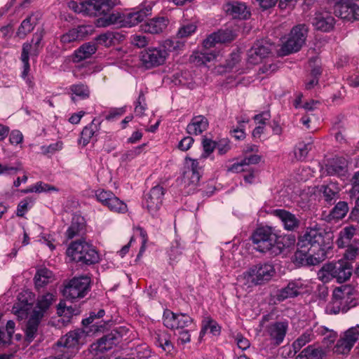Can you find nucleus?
Masks as SVG:
<instances>
[{
    "mask_svg": "<svg viewBox=\"0 0 359 359\" xmlns=\"http://www.w3.org/2000/svg\"><path fill=\"white\" fill-rule=\"evenodd\" d=\"M225 10L233 18L247 19L250 15L246 5L239 1L226 4Z\"/></svg>",
    "mask_w": 359,
    "mask_h": 359,
    "instance_id": "obj_25",
    "label": "nucleus"
},
{
    "mask_svg": "<svg viewBox=\"0 0 359 359\" xmlns=\"http://www.w3.org/2000/svg\"><path fill=\"white\" fill-rule=\"evenodd\" d=\"M309 28L305 24H299L294 26L289 34L288 39L283 43L280 53L283 55H287L299 51L305 43Z\"/></svg>",
    "mask_w": 359,
    "mask_h": 359,
    "instance_id": "obj_7",
    "label": "nucleus"
},
{
    "mask_svg": "<svg viewBox=\"0 0 359 359\" xmlns=\"http://www.w3.org/2000/svg\"><path fill=\"white\" fill-rule=\"evenodd\" d=\"M41 17L40 13H36L26 18L18 27L17 35L20 38H24L34 29Z\"/></svg>",
    "mask_w": 359,
    "mask_h": 359,
    "instance_id": "obj_28",
    "label": "nucleus"
},
{
    "mask_svg": "<svg viewBox=\"0 0 359 359\" xmlns=\"http://www.w3.org/2000/svg\"><path fill=\"white\" fill-rule=\"evenodd\" d=\"M203 153L201 156V158H206L216 148L217 143L211 139L204 137L202 141Z\"/></svg>",
    "mask_w": 359,
    "mask_h": 359,
    "instance_id": "obj_54",
    "label": "nucleus"
},
{
    "mask_svg": "<svg viewBox=\"0 0 359 359\" xmlns=\"http://www.w3.org/2000/svg\"><path fill=\"white\" fill-rule=\"evenodd\" d=\"M123 13H111L107 16L100 18L97 20V26L99 27H107L111 25H116L120 27H123Z\"/></svg>",
    "mask_w": 359,
    "mask_h": 359,
    "instance_id": "obj_36",
    "label": "nucleus"
},
{
    "mask_svg": "<svg viewBox=\"0 0 359 359\" xmlns=\"http://www.w3.org/2000/svg\"><path fill=\"white\" fill-rule=\"evenodd\" d=\"M110 210L124 213L127 211L126 204L116 197L114 194L112 195L111 198L106 205Z\"/></svg>",
    "mask_w": 359,
    "mask_h": 359,
    "instance_id": "obj_43",
    "label": "nucleus"
},
{
    "mask_svg": "<svg viewBox=\"0 0 359 359\" xmlns=\"http://www.w3.org/2000/svg\"><path fill=\"white\" fill-rule=\"evenodd\" d=\"M168 56L165 47L149 48L141 51L140 55L141 64L146 69L163 65Z\"/></svg>",
    "mask_w": 359,
    "mask_h": 359,
    "instance_id": "obj_10",
    "label": "nucleus"
},
{
    "mask_svg": "<svg viewBox=\"0 0 359 359\" xmlns=\"http://www.w3.org/2000/svg\"><path fill=\"white\" fill-rule=\"evenodd\" d=\"M170 261L172 264L179 262L182 257V247L177 242L173 243L168 251Z\"/></svg>",
    "mask_w": 359,
    "mask_h": 359,
    "instance_id": "obj_46",
    "label": "nucleus"
},
{
    "mask_svg": "<svg viewBox=\"0 0 359 359\" xmlns=\"http://www.w3.org/2000/svg\"><path fill=\"white\" fill-rule=\"evenodd\" d=\"M347 249L346 250L344 258V261H353L356 257L359 255V249L357 247L351 245L346 246Z\"/></svg>",
    "mask_w": 359,
    "mask_h": 359,
    "instance_id": "obj_63",
    "label": "nucleus"
},
{
    "mask_svg": "<svg viewBox=\"0 0 359 359\" xmlns=\"http://www.w3.org/2000/svg\"><path fill=\"white\" fill-rule=\"evenodd\" d=\"M271 45L264 41H257L248 51L247 62L251 65H257L271 53Z\"/></svg>",
    "mask_w": 359,
    "mask_h": 359,
    "instance_id": "obj_14",
    "label": "nucleus"
},
{
    "mask_svg": "<svg viewBox=\"0 0 359 359\" xmlns=\"http://www.w3.org/2000/svg\"><path fill=\"white\" fill-rule=\"evenodd\" d=\"M102 121L95 118L90 124L85 126L81 133V137L79 140V144L83 147L86 146L93 136H96L100 130Z\"/></svg>",
    "mask_w": 359,
    "mask_h": 359,
    "instance_id": "obj_24",
    "label": "nucleus"
},
{
    "mask_svg": "<svg viewBox=\"0 0 359 359\" xmlns=\"http://www.w3.org/2000/svg\"><path fill=\"white\" fill-rule=\"evenodd\" d=\"M53 278V273L46 268L41 269L37 271L34 276V282L36 287L40 288L45 286Z\"/></svg>",
    "mask_w": 359,
    "mask_h": 359,
    "instance_id": "obj_38",
    "label": "nucleus"
},
{
    "mask_svg": "<svg viewBox=\"0 0 359 359\" xmlns=\"http://www.w3.org/2000/svg\"><path fill=\"white\" fill-rule=\"evenodd\" d=\"M124 36L119 34L118 32H107L105 33L98 35L95 40L98 44L104 46L106 47H110L115 45L117 42L123 40Z\"/></svg>",
    "mask_w": 359,
    "mask_h": 359,
    "instance_id": "obj_30",
    "label": "nucleus"
},
{
    "mask_svg": "<svg viewBox=\"0 0 359 359\" xmlns=\"http://www.w3.org/2000/svg\"><path fill=\"white\" fill-rule=\"evenodd\" d=\"M154 5V3L152 1H146L139 6L137 11L126 14L123 13L121 25L123 27H131L142 22L146 17L151 15Z\"/></svg>",
    "mask_w": 359,
    "mask_h": 359,
    "instance_id": "obj_11",
    "label": "nucleus"
},
{
    "mask_svg": "<svg viewBox=\"0 0 359 359\" xmlns=\"http://www.w3.org/2000/svg\"><path fill=\"white\" fill-rule=\"evenodd\" d=\"M332 272L333 279L338 283H343L350 279L353 273L351 263L340 259L336 262H332Z\"/></svg>",
    "mask_w": 359,
    "mask_h": 359,
    "instance_id": "obj_15",
    "label": "nucleus"
},
{
    "mask_svg": "<svg viewBox=\"0 0 359 359\" xmlns=\"http://www.w3.org/2000/svg\"><path fill=\"white\" fill-rule=\"evenodd\" d=\"M240 53L238 52H233L231 54H230L229 57L226 60L225 66L227 69L231 70L232 69L236 67V65L240 62Z\"/></svg>",
    "mask_w": 359,
    "mask_h": 359,
    "instance_id": "obj_62",
    "label": "nucleus"
},
{
    "mask_svg": "<svg viewBox=\"0 0 359 359\" xmlns=\"http://www.w3.org/2000/svg\"><path fill=\"white\" fill-rule=\"evenodd\" d=\"M202 325L203 326L200 332V337L203 336L208 330H210V333L215 336L219 335L220 334L221 327L210 316L204 318L202 321Z\"/></svg>",
    "mask_w": 359,
    "mask_h": 359,
    "instance_id": "obj_37",
    "label": "nucleus"
},
{
    "mask_svg": "<svg viewBox=\"0 0 359 359\" xmlns=\"http://www.w3.org/2000/svg\"><path fill=\"white\" fill-rule=\"evenodd\" d=\"M276 274L273 264L259 263L250 266L240 276L239 280L243 281L248 287L261 285L269 282Z\"/></svg>",
    "mask_w": 359,
    "mask_h": 359,
    "instance_id": "obj_5",
    "label": "nucleus"
},
{
    "mask_svg": "<svg viewBox=\"0 0 359 359\" xmlns=\"http://www.w3.org/2000/svg\"><path fill=\"white\" fill-rule=\"evenodd\" d=\"M262 156L257 154H252L245 157L240 163H233L229 169V171L233 172H241L247 170L244 167L251 165L257 164L260 162Z\"/></svg>",
    "mask_w": 359,
    "mask_h": 359,
    "instance_id": "obj_35",
    "label": "nucleus"
},
{
    "mask_svg": "<svg viewBox=\"0 0 359 359\" xmlns=\"http://www.w3.org/2000/svg\"><path fill=\"white\" fill-rule=\"evenodd\" d=\"M328 4L338 18L348 20H359V0H329Z\"/></svg>",
    "mask_w": 359,
    "mask_h": 359,
    "instance_id": "obj_8",
    "label": "nucleus"
},
{
    "mask_svg": "<svg viewBox=\"0 0 359 359\" xmlns=\"http://www.w3.org/2000/svg\"><path fill=\"white\" fill-rule=\"evenodd\" d=\"M272 215L281 221L283 228L287 231H295L300 225L299 219L295 215L286 210H273Z\"/></svg>",
    "mask_w": 359,
    "mask_h": 359,
    "instance_id": "obj_20",
    "label": "nucleus"
},
{
    "mask_svg": "<svg viewBox=\"0 0 359 359\" xmlns=\"http://www.w3.org/2000/svg\"><path fill=\"white\" fill-rule=\"evenodd\" d=\"M208 121L203 115L194 116L187 126V132L189 135H198L203 133L208 128Z\"/></svg>",
    "mask_w": 359,
    "mask_h": 359,
    "instance_id": "obj_26",
    "label": "nucleus"
},
{
    "mask_svg": "<svg viewBox=\"0 0 359 359\" xmlns=\"http://www.w3.org/2000/svg\"><path fill=\"white\" fill-rule=\"evenodd\" d=\"M196 25L194 23H187L182 25L179 29L177 36L178 38H184L189 36L191 34L195 32Z\"/></svg>",
    "mask_w": 359,
    "mask_h": 359,
    "instance_id": "obj_56",
    "label": "nucleus"
},
{
    "mask_svg": "<svg viewBox=\"0 0 359 359\" xmlns=\"http://www.w3.org/2000/svg\"><path fill=\"white\" fill-rule=\"evenodd\" d=\"M70 90L73 95L79 97L81 99H86L90 95L88 87L83 83L72 85Z\"/></svg>",
    "mask_w": 359,
    "mask_h": 359,
    "instance_id": "obj_50",
    "label": "nucleus"
},
{
    "mask_svg": "<svg viewBox=\"0 0 359 359\" xmlns=\"http://www.w3.org/2000/svg\"><path fill=\"white\" fill-rule=\"evenodd\" d=\"M57 313L61 316H64L67 318H70L77 313L76 310L72 308V306H67L65 302L61 301L57 306Z\"/></svg>",
    "mask_w": 359,
    "mask_h": 359,
    "instance_id": "obj_53",
    "label": "nucleus"
},
{
    "mask_svg": "<svg viewBox=\"0 0 359 359\" xmlns=\"http://www.w3.org/2000/svg\"><path fill=\"white\" fill-rule=\"evenodd\" d=\"M320 191L323 192L325 201L328 203L334 202L339 198V189L332 183L327 185H322Z\"/></svg>",
    "mask_w": 359,
    "mask_h": 359,
    "instance_id": "obj_39",
    "label": "nucleus"
},
{
    "mask_svg": "<svg viewBox=\"0 0 359 359\" xmlns=\"http://www.w3.org/2000/svg\"><path fill=\"white\" fill-rule=\"evenodd\" d=\"M90 278L86 276L74 277L63 290V295L68 299L83 298L90 290Z\"/></svg>",
    "mask_w": 359,
    "mask_h": 359,
    "instance_id": "obj_9",
    "label": "nucleus"
},
{
    "mask_svg": "<svg viewBox=\"0 0 359 359\" xmlns=\"http://www.w3.org/2000/svg\"><path fill=\"white\" fill-rule=\"evenodd\" d=\"M193 319L184 313H178L177 316L175 330H180L190 327L192 325Z\"/></svg>",
    "mask_w": 359,
    "mask_h": 359,
    "instance_id": "obj_49",
    "label": "nucleus"
},
{
    "mask_svg": "<svg viewBox=\"0 0 359 359\" xmlns=\"http://www.w3.org/2000/svg\"><path fill=\"white\" fill-rule=\"evenodd\" d=\"M24 327L25 339L28 343L32 342L40 333V325L41 320V314L36 312H31Z\"/></svg>",
    "mask_w": 359,
    "mask_h": 359,
    "instance_id": "obj_17",
    "label": "nucleus"
},
{
    "mask_svg": "<svg viewBox=\"0 0 359 359\" xmlns=\"http://www.w3.org/2000/svg\"><path fill=\"white\" fill-rule=\"evenodd\" d=\"M200 177L199 172L187 170L184 172L183 181L186 186H191L194 189L198 184Z\"/></svg>",
    "mask_w": 359,
    "mask_h": 359,
    "instance_id": "obj_47",
    "label": "nucleus"
},
{
    "mask_svg": "<svg viewBox=\"0 0 359 359\" xmlns=\"http://www.w3.org/2000/svg\"><path fill=\"white\" fill-rule=\"evenodd\" d=\"M56 300L55 296L51 293H46L39 296L35 308L32 312H36L44 317L45 313L50 308V305Z\"/></svg>",
    "mask_w": 359,
    "mask_h": 359,
    "instance_id": "obj_29",
    "label": "nucleus"
},
{
    "mask_svg": "<svg viewBox=\"0 0 359 359\" xmlns=\"http://www.w3.org/2000/svg\"><path fill=\"white\" fill-rule=\"evenodd\" d=\"M78 39H82L85 36L91 34L93 31V27L91 25H80L74 28Z\"/></svg>",
    "mask_w": 359,
    "mask_h": 359,
    "instance_id": "obj_61",
    "label": "nucleus"
},
{
    "mask_svg": "<svg viewBox=\"0 0 359 359\" xmlns=\"http://www.w3.org/2000/svg\"><path fill=\"white\" fill-rule=\"evenodd\" d=\"M346 165L345 162L341 160L339 161V163L334 161L330 165H327V172L329 175H339L345 171Z\"/></svg>",
    "mask_w": 359,
    "mask_h": 359,
    "instance_id": "obj_55",
    "label": "nucleus"
},
{
    "mask_svg": "<svg viewBox=\"0 0 359 359\" xmlns=\"http://www.w3.org/2000/svg\"><path fill=\"white\" fill-rule=\"evenodd\" d=\"M316 29L322 32H329L334 28V18L328 13H316L312 21Z\"/></svg>",
    "mask_w": 359,
    "mask_h": 359,
    "instance_id": "obj_23",
    "label": "nucleus"
},
{
    "mask_svg": "<svg viewBox=\"0 0 359 359\" xmlns=\"http://www.w3.org/2000/svg\"><path fill=\"white\" fill-rule=\"evenodd\" d=\"M96 50L97 46L94 43H85L75 50L74 61L79 62L89 58Z\"/></svg>",
    "mask_w": 359,
    "mask_h": 359,
    "instance_id": "obj_31",
    "label": "nucleus"
},
{
    "mask_svg": "<svg viewBox=\"0 0 359 359\" xmlns=\"http://www.w3.org/2000/svg\"><path fill=\"white\" fill-rule=\"evenodd\" d=\"M85 229L84 218L79 215H74L72 217L70 226L67 230L66 235L68 239L79 235Z\"/></svg>",
    "mask_w": 359,
    "mask_h": 359,
    "instance_id": "obj_32",
    "label": "nucleus"
},
{
    "mask_svg": "<svg viewBox=\"0 0 359 359\" xmlns=\"http://www.w3.org/2000/svg\"><path fill=\"white\" fill-rule=\"evenodd\" d=\"M214 34L218 43H221L231 42L236 38L235 33L229 29H219Z\"/></svg>",
    "mask_w": 359,
    "mask_h": 359,
    "instance_id": "obj_48",
    "label": "nucleus"
},
{
    "mask_svg": "<svg viewBox=\"0 0 359 359\" xmlns=\"http://www.w3.org/2000/svg\"><path fill=\"white\" fill-rule=\"evenodd\" d=\"M116 4V0H85L79 2L70 0L67 3L70 10L85 16L105 15Z\"/></svg>",
    "mask_w": 359,
    "mask_h": 359,
    "instance_id": "obj_4",
    "label": "nucleus"
},
{
    "mask_svg": "<svg viewBox=\"0 0 359 359\" xmlns=\"http://www.w3.org/2000/svg\"><path fill=\"white\" fill-rule=\"evenodd\" d=\"M313 332L311 330H306L300 335L293 343L292 347L295 353L299 351L304 346L312 340Z\"/></svg>",
    "mask_w": 359,
    "mask_h": 359,
    "instance_id": "obj_45",
    "label": "nucleus"
},
{
    "mask_svg": "<svg viewBox=\"0 0 359 359\" xmlns=\"http://www.w3.org/2000/svg\"><path fill=\"white\" fill-rule=\"evenodd\" d=\"M85 332L81 330L70 331L61 337L56 343L57 346L65 348H75L84 343L86 339Z\"/></svg>",
    "mask_w": 359,
    "mask_h": 359,
    "instance_id": "obj_19",
    "label": "nucleus"
},
{
    "mask_svg": "<svg viewBox=\"0 0 359 359\" xmlns=\"http://www.w3.org/2000/svg\"><path fill=\"white\" fill-rule=\"evenodd\" d=\"M311 149L312 144L310 142L307 144L303 142L299 143L294 151V155L297 159L299 161L304 160Z\"/></svg>",
    "mask_w": 359,
    "mask_h": 359,
    "instance_id": "obj_52",
    "label": "nucleus"
},
{
    "mask_svg": "<svg viewBox=\"0 0 359 359\" xmlns=\"http://www.w3.org/2000/svg\"><path fill=\"white\" fill-rule=\"evenodd\" d=\"M288 329L287 321L274 322L266 327V332L274 346H279L284 340Z\"/></svg>",
    "mask_w": 359,
    "mask_h": 359,
    "instance_id": "obj_18",
    "label": "nucleus"
},
{
    "mask_svg": "<svg viewBox=\"0 0 359 359\" xmlns=\"http://www.w3.org/2000/svg\"><path fill=\"white\" fill-rule=\"evenodd\" d=\"M67 255L82 265H91L99 261V255L95 248L83 240L72 242L67 250Z\"/></svg>",
    "mask_w": 359,
    "mask_h": 359,
    "instance_id": "obj_6",
    "label": "nucleus"
},
{
    "mask_svg": "<svg viewBox=\"0 0 359 359\" xmlns=\"http://www.w3.org/2000/svg\"><path fill=\"white\" fill-rule=\"evenodd\" d=\"M34 295L32 292L25 291L19 294L18 302L13 306L12 311L18 319L27 318L32 308Z\"/></svg>",
    "mask_w": 359,
    "mask_h": 359,
    "instance_id": "obj_13",
    "label": "nucleus"
},
{
    "mask_svg": "<svg viewBox=\"0 0 359 359\" xmlns=\"http://www.w3.org/2000/svg\"><path fill=\"white\" fill-rule=\"evenodd\" d=\"M117 337L113 333L101 337L96 343L90 346V351L92 354L97 355L99 353H104L112 348L117 341Z\"/></svg>",
    "mask_w": 359,
    "mask_h": 359,
    "instance_id": "obj_21",
    "label": "nucleus"
},
{
    "mask_svg": "<svg viewBox=\"0 0 359 359\" xmlns=\"http://www.w3.org/2000/svg\"><path fill=\"white\" fill-rule=\"evenodd\" d=\"M331 237L324 230L308 229L299 237L293 262L302 266H315L324 261L331 248Z\"/></svg>",
    "mask_w": 359,
    "mask_h": 359,
    "instance_id": "obj_1",
    "label": "nucleus"
},
{
    "mask_svg": "<svg viewBox=\"0 0 359 359\" xmlns=\"http://www.w3.org/2000/svg\"><path fill=\"white\" fill-rule=\"evenodd\" d=\"M332 271V262L324 264L317 273L318 279L323 283L330 282L333 280Z\"/></svg>",
    "mask_w": 359,
    "mask_h": 359,
    "instance_id": "obj_41",
    "label": "nucleus"
},
{
    "mask_svg": "<svg viewBox=\"0 0 359 359\" xmlns=\"http://www.w3.org/2000/svg\"><path fill=\"white\" fill-rule=\"evenodd\" d=\"M348 211V203L344 201H339L331 210L330 215L336 219H340L345 217Z\"/></svg>",
    "mask_w": 359,
    "mask_h": 359,
    "instance_id": "obj_44",
    "label": "nucleus"
},
{
    "mask_svg": "<svg viewBox=\"0 0 359 359\" xmlns=\"http://www.w3.org/2000/svg\"><path fill=\"white\" fill-rule=\"evenodd\" d=\"M301 286L294 281L288 283L287 286L278 290L276 294V299L280 302L288 298H294L300 294Z\"/></svg>",
    "mask_w": 359,
    "mask_h": 359,
    "instance_id": "obj_27",
    "label": "nucleus"
},
{
    "mask_svg": "<svg viewBox=\"0 0 359 359\" xmlns=\"http://www.w3.org/2000/svg\"><path fill=\"white\" fill-rule=\"evenodd\" d=\"M39 53V48L35 46L34 45L29 43H25L22 45V53L21 55H23L24 53L27 55L28 59L29 58V55L36 56Z\"/></svg>",
    "mask_w": 359,
    "mask_h": 359,
    "instance_id": "obj_60",
    "label": "nucleus"
},
{
    "mask_svg": "<svg viewBox=\"0 0 359 359\" xmlns=\"http://www.w3.org/2000/svg\"><path fill=\"white\" fill-rule=\"evenodd\" d=\"M133 357L127 358L128 359H150L151 352L147 344H140L137 346L132 353Z\"/></svg>",
    "mask_w": 359,
    "mask_h": 359,
    "instance_id": "obj_42",
    "label": "nucleus"
},
{
    "mask_svg": "<svg viewBox=\"0 0 359 359\" xmlns=\"http://www.w3.org/2000/svg\"><path fill=\"white\" fill-rule=\"evenodd\" d=\"M165 194L164 189L157 185L151 189L145 198V205L149 212L154 215L161 208Z\"/></svg>",
    "mask_w": 359,
    "mask_h": 359,
    "instance_id": "obj_16",
    "label": "nucleus"
},
{
    "mask_svg": "<svg viewBox=\"0 0 359 359\" xmlns=\"http://www.w3.org/2000/svg\"><path fill=\"white\" fill-rule=\"evenodd\" d=\"M168 25V20L164 17L154 18L141 25L142 30L152 34L163 32Z\"/></svg>",
    "mask_w": 359,
    "mask_h": 359,
    "instance_id": "obj_22",
    "label": "nucleus"
},
{
    "mask_svg": "<svg viewBox=\"0 0 359 359\" xmlns=\"http://www.w3.org/2000/svg\"><path fill=\"white\" fill-rule=\"evenodd\" d=\"M356 231V229L353 226H348L343 229L339 233L336 243L339 248H344L346 246L351 245V241Z\"/></svg>",
    "mask_w": 359,
    "mask_h": 359,
    "instance_id": "obj_33",
    "label": "nucleus"
},
{
    "mask_svg": "<svg viewBox=\"0 0 359 359\" xmlns=\"http://www.w3.org/2000/svg\"><path fill=\"white\" fill-rule=\"evenodd\" d=\"M252 241L256 250L276 257L294 245L295 237L292 235L278 236L271 227L264 226L255 230L252 236Z\"/></svg>",
    "mask_w": 359,
    "mask_h": 359,
    "instance_id": "obj_2",
    "label": "nucleus"
},
{
    "mask_svg": "<svg viewBox=\"0 0 359 359\" xmlns=\"http://www.w3.org/2000/svg\"><path fill=\"white\" fill-rule=\"evenodd\" d=\"M77 40H79L78 35H76L74 28L60 36V42L63 44L70 43Z\"/></svg>",
    "mask_w": 359,
    "mask_h": 359,
    "instance_id": "obj_64",
    "label": "nucleus"
},
{
    "mask_svg": "<svg viewBox=\"0 0 359 359\" xmlns=\"http://www.w3.org/2000/svg\"><path fill=\"white\" fill-rule=\"evenodd\" d=\"M34 192H48V191H58L59 189L53 185L44 183L41 181L36 182L34 185Z\"/></svg>",
    "mask_w": 359,
    "mask_h": 359,
    "instance_id": "obj_59",
    "label": "nucleus"
},
{
    "mask_svg": "<svg viewBox=\"0 0 359 359\" xmlns=\"http://www.w3.org/2000/svg\"><path fill=\"white\" fill-rule=\"evenodd\" d=\"M178 313H175L169 309L163 312V325L169 329L175 330V326Z\"/></svg>",
    "mask_w": 359,
    "mask_h": 359,
    "instance_id": "obj_51",
    "label": "nucleus"
},
{
    "mask_svg": "<svg viewBox=\"0 0 359 359\" xmlns=\"http://www.w3.org/2000/svg\"><path fill=\"white\" fill-rule=\"evenodd\" d=\"M355 289L351 285H345L334 290L331 302L326 306L328 314L346 313L356 305L353 295Z\"/></svg>",
    "mask_w": 359,
    "mask_h": 359,
    "instance_id": "obj_3",
    "label": "nucleus"
},
{
    "mask_svg": "<svg viewBox=\"0 0 359 359\" xmlns=\"http://www.w3.org/2000/svg\"><path fill=\"white\" fill-rule=\"evenodd\" d=\"M325 356V352L322 348L310 345L303 349L296 359H324Z\"/></svg>",
    "mask_w": 359,
    "mask_h": 359,
    "instance_id": "obj_34",
    "label": "nucleus"
},
{
    "mask_svg": "<svg viewBox=\"0 0 359 359\" xmlns=\"http://www.w3.org/2000/svg\"><path fill=\"white\" fill-rule=\"evenodd\" d=\"M113 192L111 191H106L104 189H98L95 191V196L98 201H100L104 205H107L108 201L111 198Z\"/></svg>",
    "mask_w": 359,
    "mask_h": 359,
    "instance_id": "obj_57",
    "label": "nucleus"
},
{
    "mask_svg": "<svg viewBox=\"0 0 359 359\" xmlns=\"http://www.w3.org/2000/svg\"><path fill=\"white\" fill-rule=\"evenodd\" d=\"M104 314L105 311L104 309H100L97 312L92 311L90 313V315L88 318L82 320V324L84 326L90 325L93 324L95 320H99L102 318Z\"/></svg>",
    "mask_w": 359,
    "mask_h": 359,
    "instance_id": "obj_58",
    "label": "nucleus"
},
{
    "mask_svg": "<svg viewBox=\"0 0 359 359\" xmlns=\"http://www.w3.org/2000/svg\"><path fill=\"white\" fill-rule=\"evenodd\" d=\"M359 325L347 330L337 340L334 352L337 354H348L359 338Z\"/></svg>",
    "mask_w": 359,
    "mask_h": 359,
    "instance_id": "obj_12",
    "label": "nucleus"
},
{
    "mask_svg": "<svg viewBox=\"0 0 359 359\" xmlns=\"http://www.w3.org/2000/svg\"><path fill=\"white\" fill-rule=\"evenodd\" d=\"M215 58V55L211 52H195L191 57L190 60L196 65H205L213 60Z\"/></svg>",
    "mask_w": 359,
    "mask_h": 359,
    "instance_id": "obj_40",
    "label": "nucleus"
}]
</instances>
